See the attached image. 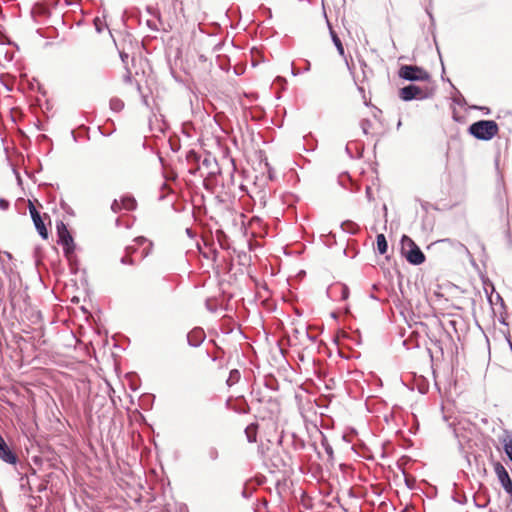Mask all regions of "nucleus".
<instances>
[{
    "mask_svg": "<svg viewBox=\"0 0 512 512\" xmlns=\"http://www.w3.org/2000/svg\"><path fill=\"white\" fill-rule=\"evenodd\" d=\"M121 263H122V264H129V265H133V264H134V261H133V259L131 258V255L126 253V255H124V256L121 258Z\"/></svg>",
    "mask_w": 512,
    "mask_h": 512,
    "instance_id": "21",
    "label": "nucleus"
},
{
    "mask_svg": "<svg viewBox=\"0 0 512 512\" xmlns=\"http://www.w3.org/2000/svg\"><path fill=\"white\" fill-rule=\"evenodd\" d=\"M305 68H306V70L310 69V63L309 62H307V65H305Z\"/></svg>",
    "mask_w": 512,
    "mask_h": 512,
    "instance_id": "30",
    "label": "nucleus"
},
{
    "mask_svg": "<svg viewBox=\"0 0 512 512\" xmlns=\"http://www.w3.org/2000/svg\"><path fill=\"white\" fill-rule=\"evenodd\" d=\"M0 459L11 465H15L18 462L16 453L10 449L3 438L0 441Z\"/></svg>",
    "mask_w": 512,
    "mask_h": 512,
    "instance_id": "8",
    "label": "nucleus"
},
{
    "mask_svg": "<svg viewBox=\"0 0 512 512\" xmlns=\"http://www.w3.org/2000/svg\"><path fill=\"white\" fill-rule=\"evenodd\" d=\"M494 471L505 492L512 498V480L506 470V468L500 463L494 464Z\"/></svg>",
    "mask_w": 512,
    "mask_h": 512,
    "instance_id": "6",
    "label": "nucleus"
},
{
    "mask_svg": "<svg viewBox=\"0 0 512 512\" xmlns=\"http://www.w3.org/2000/svg\"><path fill=\"white\" fill-rule=\"evenodd\" d=\"M121 58L123 61H125L126 58H128L127 54L121 53Z\"/></svg>",
    "mask_w": 512,
    "mask_h": 512,
    "instance_id": "27",
    "label": "nucleus"
},
{
    "mask_svg": "<svg viewBox=\"0 0 512 512\" xmlns=\"http://www.w3.org/2000/svg\"><path fill=\"white\" fill-rule=\"evenodd\" d=\"M205 339V333L201 328H195L187 334V341L190 346L197 347Z\"/></svg>",
    "mask_w": 512,
    "mask_h": 512,
    "instance_id": "9",
    "label": "nucleus"
},
{
    "mask_svg": "<svg viewBox=\"0 0 512 512\" xmlns=\"http://www.w3.org/2000/svg\"><path fill=\"white\" fill-rule=\"evenodd\" d=\"M401 254L412 265H420L425 261L424 253L407 235H403L401 238Z\"/></svg>",
    "mask_w": 512,
    "mask_h": 512,
    "instance_id": "1",
    "label": "nucleus"
},
{
    "mask_svg": "<svg viewBox=\"0 0 512 512\" xmlns=\"http://www.w3.org/2000/svg\"><path fill=\"white\" fill-rule=\"evenodd\" d=\"M149 252H150V251H149V249H147V250H146V249H145V250H143V255H142V256H143V257H146V256L149 254Z\"/></svg>",
    "mask_w": 512,
    "mask_h": 512,
    "instance_id": "26",
    "label": "nucleus"
},
{
    "mask_svg": "<svg viewBox=\"0 0 512 512\" xmlns=\"http://www.w3.org/2000/svg\"><path fill=\"white\" fill-rule=\"evenodd\" d=\"M111 209L113 212L117 213L119 211H121L123 209V206L121 204V201H118V200H114L112 205H111Z\"/></svg>",
    "mask_w": 512,
    "mask_h": 512,
    "instance_id": "20",
    "label": "nucleus"
},
{
    "mask_svg": "<svg viewBox=\"0 0 512 512\" xmlns=\"http://www.w3.org/2000/svg\"><path fill=\"white\" fill-rule=\"evenodd\" d=\"M110 107L114 111H120L124 107V103L120 99H111Z\"/></svg>",
    "mask_w": 512,
    "mask_h": 512,
    "instance_id": "17",
    "label": "nucleus"
},
{
    "mask_svg": "<svg viewBox=\"0 0 512 512\" xmlns=\"http://www.w3.org/2000/svg\"><path fill=\"white\" fill-rule=\"evenodd\" d=\"M305 68H306V70L310 69V63L309 62H307V65H305Z\"/></svg>",
    "mask_w": 512,
    "mask_h": 512,
    "instance_id": "31",
    "label": "nucleus"
},
{
    "mask_svg": "<svg viewBox=\"0 0 512 512\" xmlns=\"http://www.w3.org/2000/svg\"><path fill=\"white\" fill-rule=\"evenodd\" d=\"M323 446L325 447V451L327 452V454H329V455L333 454L332 447L329 444H326L323 442Z\"/></svg>",
    "mask_w": 512,
    "mask_h": 512,
    "instance_id": "25",
    "label": "nucleus"
},
{
    "mask_svg": "<svg viewBox=\"0 0 512 512\" xmlns=\"http://www.w3.org/2000/svg\"><path fill=\"white\" fill-rule=\"evenodd\" d=\"M9 207V202L3 198H0V208L2 210H7Z\"/></svg>",
    "mask_w": 512,
    "mask_h": 512,
    "instance_id": "22",
    "label": "nucleus"
},
{
    "mask_svg": "<svg viewBox=\"0 0 512 512\" xmlns=\"http://www.w3.org/2000/svg\"><path fill=\"white\" fill-rule=\"evenodd\" d=\"M2 438H3V437L0 435V441L2 440Z\"/></svg>",
    "mask_w": 512,
    "mask_h": 512,
    "instance_id": "32",
    "label": "nucleus"
},
{
    "mask_svg": "<svg viewBox=\"0 0 512 512\" xmlns=\"http://www.w3.org/2000/svg\"><path fill=\"white\" fill-rule=\"evenodd\" d=\"M333 292H339L342 300H346L349 296L348 287L345 285H336L332 288Z\"/></svg>",
    "mask_w": 512,
    "mask_h": 512,
    "instance_id": "14",
    "label": "nucleus"
},
{
    "mask_svg": "<svg viewBox=\"0 0 512 512\" xmlns=\"http://www.w3.org/2000/svg\"><path fill=\"white\" fill-rule=\"evenodd\" d=\"M148 240L145 238V237H137L134 239V242H136L138 245H143L145 242H147Z\"/></svg>",
    "mask_w": 512,
    "mask_h": 512,
    "instance_id": "23",
    "label": "nucleus"
},
{
    "mask_svg": "<svg viewBox=\"0 0 512 512\" xmlns=\"http://www.w3.org/2000/svg\"><path fill=\"white\" fill-rule=\"evenodd\" d=\"M240 379V373L238 370H232L229 374V377L227 379V384L229 386H232L234 385L235 383L238 382V380Z\"/></svg>",
    "mask_w": 512,
    "mask_h": 512,
    "instance_id": "16",
    "label": "nucleus"
},
{
    "mask_svg": "<svg viewBox=\"0 0 512 512\" xmlns=\"http://www.w3.org/2000/svg\"><path fill=\"white\" fill-rule=\"evenodd\" d=\"M29 212H30L31 218L33 220L34 226L37 229L39 235L43 239H47L48 238V230L45 227L44 221L42 220L40 213L37 211V209L32 204V202H29Z\"/></svg>",
    "mask_w": 512,
    "mask_h": 512,
    "instance_id": "7",
    "label": "nucleus"
},
{
    "mask_svg": "<svg viewBox=\"0 0 512 512\" xmlns=\"http://www.w3.org/2000/svg\"><path fill=\"white\" fill-rule=\"evenodd\" d=\"M207 455L210 460H212V461L217 460L219 457L218 449L216 447H209L207 450Z\"/></svg>",
    "mask_w": 512,
    "mask_h": 512,
    "instance_id": "18",
    "label": "nucleus"
},
{
    "mask_svg": "<svg viewBox=\"0 0 512 512\" xmlns=\"http://www.w3.org/2000/svg\"><path fill=\"white\" fill-rule=\"evenodd\" d=\"M121 204L125 210H133L136 207V201L130 196H125L121 199Z\"/></svg>",
    "mask_w": 512,
    "mask_h": 512,
    "instance_id": "12",
    "label": "nucleus"
},
{
    "mask_svg": "<svg viewBox=\"0 0 512 512\" xmlns=\"http://www.w3.org/2000/svg\"><path fill=\"white\" fill-rule=\"evenodd\" d=\"M57 234L59 237L58 242L60 245H62L65 255L70 257V255L74 252L75 245L73 238L64 223L57 225Z\"/></svg>",
    "mask_w": 512,
    "mask_h": 512,
    "instance_id": "5",
    "label": "nucleus"
},
{
    "mask_svg": "<svg viewBox=\"0 0 512 512\" xmlns=\"http://www.w3.org/2000/svg\"><path fill=\"white\" fill-rule=\"evenodd\" d=\"M502 443H503V448H504L506 455L512 462V434L507 433L505 435V437L503 438Z\"/></svg>",
    "mask_w": 512,
    "mask_h": 512,
    "instance_id": "10",
    "label": "nucleus"
},
{
    "mask_svg": "<svg viewBox=\"0 0 512 512\" xmlns=\"http://www.w3.org/2000/svg\"><path fill=\"white\" fill-rule=\"evenodd\" d=\"M435 89L432 86L420 87L417 85H408L400 89L399 96L403 101L413 99L424 100L434 95Z\"/></svg>",
    "mask_w": 512,
    "mask_h": 512,
    "instance_id": "3",
    "label": "nucleus"
},
{
    "mask_svg": "<svg viewBox=\"0 0 512 512\" xmlns=\"http://www.w3.org/2000/svg\"><path fill=\"white\" fill-rule=\"evenodd\" d=\"M360 126H361V129H362L363 133L367 135L369 133V131H370V128L372 127V123L368 119H363L360 122Z\"/></svg>",
    "mask_w": 512,
    "mask_h": 512,
    "instance_id": "19",
    "label": "nucleus"
},
{
    "mask_svg": "<svg viewBox=\"0 0 512 512\" xmlns=\"http://www.w3.org/2000/svg\"><path fill=\"white\" fill-rule=\"evenodd\" d=\"M377 250L380 254H385L388 249V244L384 234H378L376 237Z\"/></svg>",
    "mask_w": 512,
    "mask_h": 512,
    "instance_id": "11",
    "label": "nucleus"
},
{
    "mask_svg": "<svg viewBox=\"0 0 512 512\" xmlns=\"http://www.w3.org/2000/svg\"><path fill=\"white\" fill-rule=\"evenodd\" d=\"M245 433L247 436V439L250 443L256 442V426L255 425H249L245 429Z\"/></svg>",
    "mask_w": 512,
    "mask_h": 512,
    "instance_id": "15",
    "label": "nucleus"
},
{
    "mask_svg": "<svg viewBox=\"0 0 512 512\" xmlns=\"http://www.w3.org/2000/svg\"><path fill=\"white\" fill-rule=\"evenodd\" d=\"M399 76L408 81H429L430 74L421 67L403 65L399 69Z\"/></svg>",
    "mask_w": 512,
    "mask_h": 512,
    "instance_id": "4",
    "label": "nucleus"
},
{
    "mask_svg": "<svg viewBox=\"0 0 512 512\" xmlns=\"http://www.w3.org/2000/svg\"><path fill=\"white\" fill-rule=\"evenodd\" d=\"M137 248L134 245H129L126 247V253L132 255L134 252H136Z\"/></svg>",
    "mask_w": 512,
    "mask_h": 512,
    "instance_id": "24",
    "label": "nucleus"
},
{
    "mask_svg": "<svg viewBox=\"0 0 512 512\" xmlns=\"http://www.w3.org/2000/svg\"><path fill=\"white\" fill-rule=\"evenodd\" d=\"M498 131L497 123L492 120H481L469 127L470 134L480 140H490L497 135Z\"/></svg>",
    "mask_w": 512,
    "mask_h": 512,
    "instance_id": "2",
    "label": "nucleus"
},
{
    "mask_svg": "<svg viewBox=\"0 0 512 512\" xmlns=\"http://www.w3.org/2000/svg\"><path fill=\"white\" fill-rule=\"evenodd\" d=\"M209 162H210V160H209V159H207V158H205V159L203 160V164H204V165H208V164H209Z\"/></svg>",
    "mask_w": 512,
    "mask_h": 512,
    "instance_id": "28",
    "label": "nucleus"
},
{
    "mask_svg": "<svg viewBox=\"0 0 512 512\" xmlns=\"http://www.w3.org/2000/svg\"><path fill=\"white\" fill-rule=\"evenodd\" d=\"M95 25H96V29L98 32H101V29H100V25L97 24V22H95Z\"/></svg>",
    "mask_w": 512,
    "mask_h": 512,
    "instance_id": "29",
    "label": "nucleus"
},
{
    "mask_svg": "<svg viewBox=\"0 0 512 512\" xmlns=\"http://www.w3.org/2000/svg\"><path fill=\"white\" fill-rule=\"evenodd\" d=\"M330 33H331L332 41L337 48V51L339 52V54L341 56H344V47L342 45L341 40L339 39V37L333 30H331Z\"/></svg>",
    "mask_w": 512,
    "mask_h": 512,
    "instance_id": "13",
    "label": "nucleus"
}]
</instances>
